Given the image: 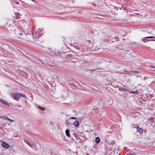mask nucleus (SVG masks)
<instances>
[{"mask_svg": "<svg viewBox=\"0 0 155 155\" xmlns=\"http://www.w3.org/2000/svg\"><path fill=\"white\" fill-rule=\"evenodd\" d=\"M74 124L76 127H78L79 126V123L78 120H76L74 122Z\"/></svg>", "mask_w": 155, "mask_h": 155, "instance_id": "5", "label": "nucleus"}, {"mask_svg": "<svg viewBox=\"0 0 155 155\" xmlns=\"http://www.w3.org/2000/svg\"><path fill=\"white\" fill-rule=\"evenodd\" d=\"M1 145L2 147L5 148H8L9 147L8 144L4 142H2Z\"/></svg>", "mask_w": 155, "mask_h": 155, "instance_id": "3", "label": "nucleus"}, {"mask_svg": "<svg viewBox=\"0 0 155 155\" xmlns=\"http://www.w3.org/2000/svg\"><path fill=\"white\" fill-rule=\"evenodd\" d=\"M65 134L66 136L68 137H69L70 136V134H69V130H67L65 131Z\"/></svg>", "mask_w": 155, "mask_h": 155, "instance_id": "7", "label": "nucleus"}, {"mask_svg": "<svg viewBox=\"0 0 155 155\" xmlns=\"http://www.w3.org/2000/svg\"><path fill=\"white\" fill-rule=\"evenodd\" d=\"M150 67L151 68L150 69L152 71L154 70V68L155 69V66L154 65H151L150 66Z\"/></svg>", "mask_w": 155, "mask_h": 155, "instance_id": "9", "label": "nucleus"}, {"mask_svg": "<svg viewBox=\"0 0 155 155\" xmlns=\"http://www.w3.org/2000/svg\"><path fill=\"white\" fill-rule=\"evenodd\" d=\"M137 131L139 132V133L140 134L141 133H142L143 132V130L141 129L139 127H137Z\"/></svg>", "mask_w": 155, "mask_h": 155, "instance_id": "6", "label": "nucleus"}, {"mask_svg": "<svg viewBox=\"0 0 155 155\" xmlns=\"http://www.w3.org/2000/svg\"><path fill=\"white\" fill-rule=\"evenodd\" d=\"M71 118H72L73 119H76V118L75 117H72Z\"/></svg>", "mask_w": 155, "mask_h": 155, "instance_id": "14", "label": "nucleus"}, {"mask_svg": "<svg viewBox=\"0 0 155 155\" xmlns=\"http://www.w3.org/2000/svg\"><path fill=\"white\" fill-rule=\"evenodd\" d=\"M130 92L131 93H132L136 94L137 93L138 91L137 90H136L134 91H130Z\"/></svg>", "mask_w": 155, "mask_h": 155, "instance_id": "10", "label": "nucleus"}, {"mask_svg": "<svg viewBox=\"0 0 155 155\" xmlns=\"http://www.w3.org/2000/svg\"><path fill=\"white\" fill-rule=\"evenodd\" d=\"M153 38L155 39V37L153 36H149V37H144L142 39V41L144 42H146L147 41H155V40H150V39H146V38Z\"/></svg>", "mask_w": 155, "mask_h": 155, "instance_id": "2", "label": "nucleus"}, {"mask_svg": "<svg viewBox=\"0 0 155 155\" xmlns=\"http://www.w3.org/2000/svg\"><path fill=\"white\" fill-rule=\"evenodd\" d=\"M96 141L97 143H99L100 141V139L99 137H97L96 138Z\"/></svg>", "mask_w": 155, "mask_h": 155, "instance_id": "8", "label": "nucleus"}, {"mask_svg": "<svg viewBox=\"0 0 155 155\" xmlns=\"http://www.w3.org/2000/svg\"><path fill=\"white\" fill-rule=\"evenodd\" d=\"M25 142L30 146H31V144L29 142L27 141L26 140H25Z\"/></svg>", "mask_w": 155, "mask_h": 155, "instance_id": "11", "label": "nucleus"}, {"mask_svg": "<svg viewBox=\"0 0 155 155\" xmlns=\"http://www.w3.org/2000/svg\"><path fill=\"white\" fill-rule=\"evenodd\" d=\"M38 108H39V109H40L41 110H45V108H42L40 106H39L38 107Z\"/></svg>", "mask_w": 155, "mask_h": 155, "instance_id": "13", "label": "nucleus"}, {"mask_svg": "<svg viewBox=\"0 0 155 155\" xmlns=\"http://www.w3.org/2000/svg\"><path fill=\"white\" fill-rule=\"evenodd\" d=\"M12 96L15 100H19L22 97L25 98L26 97L24 94H21L18 93H13L12 94Z\"/></svg>", "mask_w": 155, "mask_h": 155, "instance_id": "1", "label": "nucleus"}, {"mask_svg": "<svg viewBox=\"0 0 155 155\" xmlns=\"http://www.w3.org/2000/svg\"><path fill=\"white\" fill-rule=\"evenodd\" d=\"M0 101L5 105L8 106V103L2 99H0Z\"/></svg>", "mask_w": 155, "mask_h": 155, "instance_id": "4", "label": "nucleus"}, {"mask_svg": "<svg viewBox=\"0 0 155 155\" xmlns=\"http://www.w3.org/2000/svg\"><path fill=\"white\" fill-rule=\"evenodd\" d=\"M6 118L7 120H9L10 121L13 122L14 121V120H11V119H9L8 117H6Z\"/></svg>", "mask_w": 155, "mask_h": 155, "instance_id": "12", "label": "nucleus"}]
</instances>
